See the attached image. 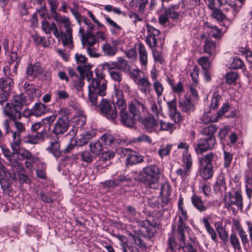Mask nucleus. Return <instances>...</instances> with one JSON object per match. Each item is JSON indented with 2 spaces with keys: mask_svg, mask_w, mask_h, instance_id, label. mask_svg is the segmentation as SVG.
Instances as JSON below:
<instances>
[{
  "mask_svg": "<svg viewBox=\"0 0 252 252\" xmlns=\"http://www.w3.org/2000/svg\"><path fill=\"white\" fill-rule=\"evenodd\" d=\"M25 105L26 98L23 94L15 96L12 100L5 103L2 108V113L5 117L8 118L3 122V126L5 129L6 133L9 131L10 122L16 119H20V111H22Z\"/></svg>",
  "mask_w": 252,
  "mask_h": 252,
  "instance_id": "f257e3e1",
  "label": "nucleus"
},
{
  "mask_svg": "<svg viewBox=\"0 0 252 252\" xmlns=\"http://www.w3.org/2000/svg\"><path fill=\"white\" fill-rule=\"evenodd\" d=\"M96 78L91 79L88 86L89 100L92 106L97 104V95L103 96L106 94L107 82L105 80V74L102 71L97 70L95 72Z\"/></svg>",
  "mask_w": 252,
  "mask_h": 252,
  "instance_id": "f03ea898",
  "label": "nucleus"
},
{
  "mask_svg": "<svg viewBox=\"0 0 252 252\" xmlns=\"http://www.w3.org/2000/svg\"><path fill=\"white\" fill-rule=\"evenodd\" d=\"M159 169L155 165H150L143 168L140 173V180L147 187L157 189L159 187L158 178Z\"/></svg>",
  "mask_w": 252,
  "mask_h": 252,
  "instance_id": "7ed1b4c3",
  "label": "nucleus"
},
{
  "mask_svg": "<svg viewBox=\"0 0 252 252\" xmlns=\"http://www.w3.org/2000/svg\"><path fill=\"white\" fill-rule=\"evenodd\" d=\"M54 18L57 22L63 24L65 29V32H61V38L63 45L70 48H73L72 29L70 27L71 23L69 18L65 16L59 18L58 15L54 16Z\"/></svg>",
  "mask_w": 252,
  "mask_h": 252,
  "instance_id": "20e7f679",
  "label": "nucleus"
},
{
  "mask_svg": "<svg viewBox=\"0 0 252 252\" xmlns=\"http://www.w3.org/2000/svg\"><path fill=\"white\" fill-rule=\"evenodd\" d=\"M224 200L228 208L231 207L232 205H235L238 208L241 210L243 209V197L241 190H236L234 195L230 191L227 192L225 195Z\"/></svg>",
  "mask_w": 252,
  "mask_h": 252,
  "instance_id": "39448f33",
  "label": "nucleus"
},
{
  "mask_svg": "<svg viewBox=\"0 0 252 252\" xmlns=\"http://www.w3.org/2000/svg\"><path fill=\"white\" fill-rule=\"evenodd\" d=\"M180 244H177L175 238L169 237L168 239V249L167 252H185L184 249L186 246L185 236L184 234H175Z\"/></svg>",
  "mask_w": 252,
  "mask_h": 252,
  "instance_id": "423d86ee",
  "label": "nucleus"
},
{
  "mask_svg": "<svg viewBox=\"0 0 252 252\" xmlns=\"http://www.w3.org/2000/svg\"><path fill=\"white\" fill-rule=\"evenodd\" d=\"M114 107V103L104 99H102L99 104L102 114L110 120L115 119L118 115V112Z\"/></svg>",
  "mask_w": 252,
  "mask_h": 252,
  "instance_id": "0eeeda50",
  "label": "nucleus"
},
{
  "mask_svg": "<svg viewBox=\"0 0 252 252\" xmlns=\"http://www.w3.org/2000/svg\"><path fill=\"white\" fill-rule=\"evenodd\" d=\"M216 143V140L213 138H200L196 143L194 144V148L197 155H201L208 150L212 149Z\"/></svg>",
  "mask_w": 252,
  "mask_h": 252,
  "instance_id": "6e6552de",
  "label": "nucleus"
},
{
  "mask_svg": "<svg viewBox=\"0 0 252 252\" xmlns=\"http://www.w3.org/2000/svg\"><path fill=\"white\" fill-rule=\"evenodd\" d=\"M121 152L127 155L126 165V166H132L143 161V157L136 152L127 148L121 149Z\"/></svg>",
  "mask_w": 252,
  "mask_h": 252,
  "instance_id": "1a4fd4ad",
  "label": "nucleus"
},
{
  "mask_svg": "<svg viewBox=\"0 0 252 252\" xmlns=\"http://www.w3.org/2000/svg\"><path fill=\"white\" fill-rule=\"evenodd\" d=\"M27 77L29 80H32L35 77L39 75H45V77L49 76V73H45L40 63L36 62L34 64H29L26 70Z\"/></svg>",
  "mask_w": 252,
  "mask_h": 252,
  "instance_id": "9d476101",
  "label": "nucleus"
},
{
  "mask_svg": "<svg viewBox=\"0 0 252 252\" xmlns=\"http://www.w3.org/2000/svg\"><path fill=\"white\" fill-rule=\"evenodd\" d=\"M68 127V120L65 117H61L54 124L52 132L56 135H62L67 130Z\"/></svg>",
  "mask_w": 252,
  "mask_h": 252,
  "instance_id": "9b49d317",
  "label": "nucleus"
},
{
  "mask_svg": "<svg viewBox=\"0 0 252 252\" xmlns=\"http://www.w3.org/2000/svg\"><path fill=\"white\" fill-rule=\"evenodd\" d=\"M158 120L154 115H149L141 120V124L143 128L148 132L156 131L159 126Z\"/></svg>",
  "mask_w": 252,
  "mask_h": 252,
  "instance_id": "f8f14e48",
  "label": "nucleus"
},
{
  "mask_svg": "<svg viewBox=\"0 0 252 252\" xmlns=\"http://www.w3.org/2000/svg\"><path fill=\"white\" fill-rule=\"evenodd\" d=\"M136 84L139 90L144 94L147 95L151 94L152 91V84L146 76L137 80Z\"/></svg>",
  "mask_w": 252,
  "mask_h": 252,
  "instance_id": "ddd939ff",
  "label": "nucleus"
},
{
  "mask_svg": "<svg viewBox=\"0 0 252 252\" xmlns=\"http://www.w3.org/2000/svg\"><path fill=\"white\" fill-rule=\"evenodd\" d=\"M56 119V116L55 115H51L43 119L41 122V126L43 127L40 133L43 134V136L46 138L49 135V132L51 130V126Z\"/></svg>",
  "mask_w": 252,
  "mask_h": 252,
  "instance_id": "4468645a",
  "label": "nucleus"
},
{
  "mask_svg": "<svg viewBox=\"0 0 252 252\" xmlns=\"http://www.w3.org/2000/svg\"><path fill=\"white\" fill-rule=\"evenodd\" d=\"M181 213V215L179 216V220L177 222L178 228L175 229V226H173V231L174 234H184L186 226L184 221L188 219V215L186 210L183 208L179 210Z\"/></svg>",
  "mask_w": 252,
  "mask_h": 252,
  "instance_id": "2eb2a0df",
  "label": "nucleus"
},
{
  "mask_svg": "<svg viewBox=\"0 0 252 252\" xmlns=\"http://www.w3.org/2000/svg\"><path fill=\"white\" fill-rule=\"evenodd\" d=\"M128 110L132 115L139 117L145 108V105L139 100L134 99L128 104Z\"/></svg>",
  "mask_w": 252,
  "mask_h": 252,
  "instance_id": "dca6fc26",
  "label": "nucleus"
},
{
  "mask_svg": "<svg viewBox=\"0 0 252 252\" xmlns=\"http://www.w3.org/2000/svg\"><path fill=\"white\" fill-rule=\"evenodd\" d=\"M46 150L57 158L61 157L62 151L61 150L60 142L58 138L50 141Z\"/></svg>",
  "mask_w": 252,
  "mask_h": 252,
  "instance_id": "f3484780",
  "label": "nucleus"
},
{
  "mask_svg": "<svg viewBox=\"0 0 252 252\" xmlns=\"http://www.w3.org/2000/svg\"><path fill=\"white\" fill-rule=\"evenodd\" d=\"M156 223H150V220H145L141 222V231L149 238L154 236L156 230Z\"/></svg>",
  "mask_w": 252,
  "mask_h": 252,
  "instance_id": "a211bd4d",
  "label": "nucleus"
},
{
  "mask_svg": "<svg viewBox=\"0 0 252 252\" xmlns=\"http://www.w3.org/2000/svg\"><path fill=\"white\" fill-rule=\"evenodd\" d=\"M218 158L215 153L209 152L199 158V165L213 167V162Z\"/></svg>",
  "mask_w": 252,
  "mask_h": 252,
  "instance_id": "6ab92c4d",
  "label": "nucleus"
},
{
  "mask_svg": "<svg viewBox=\"0 0 252 252\" xmlns=\"http://www.w3.org/2000/svg\"><path fill=\"white\" fill-rule=\"evenodd\" d=\"M121 123L125 126L128 127H132L135 125V117L131 113L129 114L126 110L120 114Z\"/></svg>",
  "mask_w": 252,
  "mask_h": 252,
  "instance_id": "aec40b11",
  "label": "nucleus"
},
{
  "mask_svg": "<svg viewBox=\"0 0 252 252\" xmlns=\"http://www.w3.org/2000/svg\"><path fill=\"white\" fill-rule=\"evenodd\" d=\"M179 8V4L171 5L167 8L163 9L169 18L173 20L178 19L181 14H184L186 10L181 11H178Z\"/></svg>",
  "mask_w": 252,
  "mask_h": 252,
  "instance_id": "412c9836",
  "label": "nucleus"
},
{
  "mask_svg": "<svg viewBox=\"0 0 252 252\" xmlns=\"http://www.w3.org/2000/svg\"><path fill=\"white\" fill-rule=\"evenodd\" d=\"M45 138L43 134L38 132L34 134H28L23 138V142L25 144L36 145L37 144L40 140L43 141Z\"/></svg>",
  "mask_w": 252,
  "mask_h": 252,
  "instance_id": "4be33fe9",
  "label": "nucleus"
},
{
  "mask_svg": "<svg viewBox=\"0 0 252 252\" xmlns=\"http://www.w3.org/2000/svg\"><path fill=\"white\" fill-rule=\"evenodd\" d=\"M226 189L225 175L223 174H220L214 185V190L216 193H221L222 191L226 190Z\"/></svg>",
  "mask_w": 252,
  "mask_h": 252,
  "instance_id": "5701e85b",
  "label": "nucleus"
},
{
  "mask_svg": "<svg viewBox=\"0 0 252 252\" xmlns=\"http://www.w3.org/2000/svg\"><path fill=\"white\" fill-rule=\"evenodd\" d=\"M13 85L14 81L11 78L6 76L0 78V89L1 90L10 94Z\"/></svg>",
  "mask_w": 252,
  "mask_h": 252,
  "instance_id": "b1692460",
  "label": "nucleus"
},
{
  "mask_svg": "<svg viewBox=\"0 0 252 252\" xmlns=\"http://www.w3.org/2000/svg\"><path fill=\"white\" fill-rule=\"evenodd\" d=\"M179 107L185 112H189L194 110V106L190 99L185 96L179 100Z\"/></svg>",
  "mask_w": 252,
  "mask_h": 252,
  "instance_id": "393cba45",
  "label": "nucleus"
},
{
  "mask_svg": "<svg viewBox=\"0 0 252 252\" xmlns=\"http://www.w3.org/2000/svg\"><path fill=\"white\" fill-rule=\"evenodd\" d=\"M25 93L31 98H33L36 96L40 95V91L35 88L32 84L25 83L24 86Z\"/></svg>",
  "mask_w": 252,
  "mask_h": 252,
  "instance_id": "a878e982",
  "label": "nucleus"
},
{
  "mask_svg": "<svg viewBox=\"0 0 252 252\" xmlns=\"http://www.w3.org/2000/svg\"><path fill=\"white\" fill-rule=\"evenodd\" d=\"M83 47L95 45L97 42L96 36L93 32L87 31L85 37L81 39Z\"/></svg>",
  "mask_w": 252,
  "mask_h": 252,
  "instance_id": "bb28decb",
  "label": "nucleus"
},
{
  "mask_svg": "<svg viewBox=\"0 0 252 252\" xmlns=\"http://www.w3.org/2000/svg\"><path fill=\"white\" fill-rule=\"evenodd\" d=\"M219 126L215 124H212L203 127L200 131V134L206 136V138H213L216 140L214 133L218 130Z\"/></svg>",
  "mask_w": 252,
  "mask_h": 252,
  "instance_id": "cd10ccee",
  "label": "nucleus"
},
{
  "mask_svg": "<svg viewBox=\"0 0 252 252\" xmlns=\"http://www.w3.org/2000/svg\"><path fill=\"white\" fill-rule=\"evenodd\" d=\"M138 51L140 63L144 66H146L148 63V52L143 43L138 44Z\"/></svg>",
  "mask_w": 252,
  "mask_h": 252,
  "instance_id": "c85d7f7f",
  "label": "nucleus"
},
{
  "mask_svg": "<svg viewBox=\"0 0 252 252\" xmlns=\"http://www.w3.org/2000/svg\"><path fill=\"white\" fill-rule=\"evenodd\" d=\"M199 175L204 180L212 178L213 175V167L199 165Z\"/></svg>",
  "mask_w": 252,
  "mask_h": 252,
  "instance_id": "c756f323",
  "label": "nucleus"
},
{
  "mask_svg": "<svg viewBox=\"0 0 252 252\" xmlns=\"http://www.w3.org/2000/svg\"><path fill=\"white\" fill-rule=\"evenodd\" d=\"M191 202L193 206L201 212H204L207 209V207L205 205L201 198L196 195L192 196Z\"/></svg>",
  "mask_w": 252,
  "mask_h": 252,
  "instance_id": "7c9ffc66",
  "label": "nucleus"
},
{
  "mask_svg": "<svg viewBox=\"0 0 252 252\" xmlns=\"http://www.w3.org/2000/svg\"><path fill=\"white\" fill-rule=\"evenodd\" d=\"M203 27L204 29L207 28L210 29L212 36L215 38H218L222 36L221 30L217 26L214 25L209 22H204Z\"/></svg>",
  "mask_w": 252,
  "mask_h": 252,
  "instance_id": "2f4dec72",
  "label": "nucleus"
},
{
  "mask_svg": "<svg viewBox=\"0 0 252 252\" xmlns=\"http://www.w3.org/2000/svg\"><path fill=\"white\" fill-rule=\"evenodd\" d=\"M90 148L94 156L97 157L102 151V145L98 140H94L90 144Z\"/></svg>",
  "mask_w": 252,
  "mask_h": 252,
  "instance_id": "473e14b6",
  "label": "nucleus"
},
{
  "mask_svg": "<svg viewBox=\"0 0 252 252\" xmlns=\"http://www.w3.org/2000/svg\"><path fill=\"white\" fill-rule=\"evenodd\" d=\"M95 135V133L93 131H88L81 135V137L75 142L77 146H82L87 144L89 141L93 138Z\"/></svg>",
  "mask_w": 252,
  "mask_h": 252,
  "instance_id": "72a5a7b5",
  "label": "nucleus"
},
{
  "mask_svg": "<svg viewBox=\"0 0 252 252\" xmlns=\"http://www.w3.org/2000/svg\"><path fill=\"white\" fill-rule=\"evenodd\" d=\"M210 217H204L203 218V222L207 232L211 235L212 239L214 241H217V233L214 228L211 226L209 222Z\"/></svg>",
  "mask_w": 252,
  "mask_h": 252,
  "instance_id": "f704fd0d",
  "label": "nucleus"
},
{
  "mask_svg": "<svg viewBox=\"0 0 252 252\" xmlns=\"http://www.w3.org/2000/svg\"><path fill=\"white\" fill-rule=\"evenodd\" d=\"M215 50V43L209 38H206L205 40L204 51L210 56H212L214 54Z\"/></svg>",
  "mask_w": 252,
  "mask_h": 252,
  "instance_id": "c9c22d12",
  "label": "nucleus"
},
{
  "mask_svg": "<svg viewBox=\"0 0 252 252\" xmlns=\"http://www.w3.org/2000/svg\"><path fill=\"white\" fill-rule=\"evenodd\" d=\"M219 238L224 245H227L228 242L229 236L228 233L221 225H219L216 227Z\"/></svg>",
  "mask_w": 252,
  "mask_h": 252,
  "instance_id": "e433bc0d",
  "label": "nucleus"
},
{
  "mask_svg": "<svg viewBox=\"0 0 252 252\" xmlns=\"http://www.w3.org/2000/svg\"><path fill=\"white\" fill-rule=\"evenodd\" d=\"M47 106L40 102L35 104L32 107L33 115L36 117H39L46 113L47 111Z\"/></svg>",
  "mask_w": 252,
  "mask_h": 252,
  "instance_id": "4c0bfd02",
  "label": "nucleus"
},
{
  "mask_svg": "<svg viewBox=\"0 0 252 252\" xmlns=\"http://www.w3.org/2000/svg\"><path fill=\"white\" fill-rule=\"evenodd\" d=\"M158 123H159L158 130L159 131H167L172 133L175 129L174 124L171 123L165 122L162 120H158Z\"/></svg>",
  "mask_w": 252,
  "mask_h": 252,
  "instance_id": "58836bf2",
  "label": "nucleus"
},
{
  "mask_svg": "<svg viewBox=\"0 0 252 252\" xmlns=\"http://www.w3.org/2000/svg\"><path fill=\"white\" fill-rule=\"evenodd\" d=\"M13 140L10 142L11 148L13 153H18L20 149V144L21 142L20 135L17 133L12 134Z\"/></svg>",
  "mask_w": 252,
  "mask_h": 252,
  "instance_id": "ea45409f",
  "label": "nucleus"
},
{
  "mask_svg": "<svg viewBox=\"0 0 252 252\" xmlns=\"http://www.w3.org/2000/svg\"><path fill=\"white\" fill-rule=\"evenodd\" d=\"M7 160L8 161V164L16 169L17 171H23L24 170L23 166L19 162L18 157H16L15 155L7 159Z\"/></svg>",
  "mask_w": 252,
  "mask_h": 252,
  "instance_id": "a19ab883",
  "label": "nucleus"
},
{
  "mask_svg": "<svg viewBox=\"0 0 252 252\" xmlns=\"http://www.w3.org/2000/svg\"><path fill=\"white\" fill-rule=\"evenodd\" d=\"M114 106L115 109L119 111V114L126 110V103L123 97H117Z\"/></svg>",
  "mask_w": 252,
  "mask_h": 252,
  "instance_id": "79ce46f5",
  "label": "nucleus"
},
{
  "mask_svg": "<svg viewBox=\"0 0 252 252\" xmlns=\"http://www.w3.org/2000/svg\"><path fill=\"white\" fill-rule=\"evenodd\" d=\"M102 50L105 56L112 57L115 55L117 49L115 46H112L108 43H105L102 47Z\"/></svg>",
  "mask_w": 252,
  "mask_h": 252,
  "instance_id": "37998d69",
  "label": "nucleus"
},
{
  "mask_svg": "<svg viewBox=\"0 0 252 252\" xmlns=\"http://www.w3.org/2000/svg\"><path fill=\"white\" fill-rule=\"evenodd\" d=\"M236 226L238 234L241 238V241L243 245L245 246L249 243L248 235L239 223L236 224Z\"/></svg>",
  "mask_w": 252,
  "mask_h": 252,
  "instance_id": "c03bdc74",
  "label": "nucleus"
},
{
  "mask_svg": "<svg viewBox=\"0 0 252 252\" xmlns=\"http://www.w3.org/2000/svg\"><path fill=\"white\" fill-rule=\"evenodd\" d=\"M116 68L118 70L126 71L129 70L130 67L126 60L122 57H119L118 58L117 62H116Z\"/></svg>",
  "mask_w": 252,
  "mask_h": 252,
  "instance_id": "a18cd8bd",
  "label": "nucleus"
},
{
  "mask_svg": "<svg viewBox=\"0 0 252 252\" xmlns=\"http://www.w3.org/2000/svg\"><path fill=\"white\" fill-rule=\"evenodd\" d=\"M230 244L235 250H240L241 244L239 238L235 233H232L229 236Z\"/></svg>",
  "mask_w": 252,
  "mask_h": 252,
  "instance_id": "49530a36",
  "label": "nucleus"
},
{
  "mask_svg": "<svg viewBox=\"0 0 252 252\" xmlns=\"http://www.w3.org/2000/svg\"><path fill=\"white\" fill-rule=\"evenodd\" d=\"M20 119H16L15 120H12L13 121L14 126L16 129V131L12 132L13 133H17L20 135V134L26 131L25 125L21 122H19Z\"/></svg>",
  "mask_w": 252,
  "mask_h": 252,
  "instance_id": "de8ad7c7",
  "label": "nucleus"
},
{
  "mask_svg": "<svg viewBox=\"0 0 252 252\" xmlns=\"http://www.w3.org/2000/svg\"><path fill=\"white\" fill-rule=\"evenodd\" d=\"M211 16L219 22H222L225 20L226 17L225 15L219 8H216L212 10Z\"/></svg>",
  "mask_w": 252,
  "mask_h": 252,
  "instance_id": "09e8293b",
  "label": "nucleus"
},
{
  "mask_svg": "<svg viewBox=\"0 0 252 252\" xmlns=\"http://www.w3.org/2000/svg\"><path fill=\"white\" fill-rule=\"evenodd\" d=\"M233 157L232 154L225 150L223 151V166L224 168H228L230 166Z\"/></svg>",
  "mask_w": 252,
  "mask_h": 252,
  "instance_id": "8fccbe9b",
  "label": "nucleus"
},
{
  "mask_svg": "<svg viewBox=\"0 0 252 252\" xmlns=\"http://www.w3.org/2000/svg\"><path fill=\"white\" fill-rule=\"evenodd\" d=\"M111 79L118 83H120L123 80V74L118 69H113L109 73Z\"/></svg>",
  "mask_w": 252,
  "mask_h": 252,
  "instance_id": "3c124183",
  "label": "nucleus"
},
{
  "mask_svg": "<svg viewBox=\"0 0 252 252\" xmlns=\"http://www.w3.org/2000/svg\"><path fill=\"white\" fill-rule=\"evenodd\" d=\"M160 187V195L163 196H169L170 195L171 191H170V187L169 184L168 183H164L163 184L159 185V187Z\"/></svg>",
  "mask_w": 252,
  "mask_h": 252,
  "instance_id": "603ef678",
  "label": "nucleus"
},
{
  "mask_svg": "<svg viewBox=\"0 0 252 252\" xmlns=\"http://www.w3.org/2000/svg\"><path fill=\"white\" fill-rule=\"evenodd\" d=\"M154 90L158 97H160L163 94L164 87L162 84L159 81H156L153 83Z\"/></svg>",
  "mask_w": 252,
  "mask_h": 252,
  "instance_id": "864d4df0",
  "label": "nucleus"
},
{
  "mask_svg": "<svg viewBox=\"0 0 252 252\" xmlns=\"http://www.w3.org/2000/svg\"><path fill=\"white\" fill-rule=\"evenodd\" d=\"M146 29L147 32V35L151 36L153 38H157V37L160 33L159 30L156 29L149 24L146 25Z\"/></svg>",
  "mask_w": 252,
  "mask_h": 252,
  "instance_id": "5fc2aeb1",
  "label": "nucleus"
},
{
  "mask_svg": "<svg viewBox=\"0 0 252 252\" xmlns=\"http://www.w3.org/2000/svg\"><path fill=\"white\" fill-rule=\"evenodd\" d=\"M221 98V96L218 92H214L211 100L210 107L213 109H216L218 107L219 103Z\"/></svg>",
  "mask_w": 252,
  "mask_h": 252,
  "instance_id": "6e6d98bb",
  "label": "nucleus"
},
{
  "mask_svg": "<svg viewBox=\"0 0 252 252\" xmlns=\"http://www.w3.org/2000/svg\"><path fill=\"white\" fill-rule=\"evenodd\" d=\"M132 237L133 240L134 241L135 244L138 247L139 249L142 250H146L147 249L146 244L141 238L133 235H132Z\"/></svg>",
  "mask_w": 252,
  "mask_h": 252,
  "instance_id": "4d7b16f0",
  "label": "nucleus"
},
{
  "mask_svg": "<svg viewBox=\"0 0 252 252\" xmlns=\"http://www.w3.org/2000/svg\"><path fill=\"white\" fill-rule=\"evenodd\" d=\"M84 48L87 50V51L91 57L97 58L100 56L99 54L97 52V47L94 45H89V46L84 47Z\"/></svg>",
  "mask_w": 252,
  "mask_h": 252,
  "instance_id": "13d9d810",
  "label": "nucleus"
},
{
  "mask_svg": "<svg viewBox=\"0 0 252 252\" xmlns=\"http://www.w3.org/2000/svg\"><path fill=\"white\" fill-rule=\"evenodd\" d=\"M172 148L171 145H167L165 146H161L158 150V153L159 156L162 158L163 157L168 155Z\"/></svg>",
  "mask_w": 252,
  "mask_h": 252,
  "instance_id": "bf43d9fd",
  "label": "nucleus"
},
{
  "mask_svg": "<svg viewBox=\"0 0 252 252\" xmlns=\"http://www.w3.org/2000/svg\"><path fill=\"white\" fill-rule=\"evenodd\" d=\"M80 156L81 157L82 160L88 164L92 163L93 160V156L89 151H84L82 152L81 153Z\"/></svg>",
  "mask_w": 252,
  "mask_h": 252,
  "instance_id": "052dcab7",
  "label": "nucleus"
},
{
  "mask_svg": "<svg viewBox=\"0 0 252 252\" xmlns=\"http://www.w3.org/2000/svg\"><path fill=\"white\" fill-rule=\"evenodd\" d=\"M145 41L149 48L151 49H154L158 45V42L157 38H153L151 36L147 35Z\"/></svg>",
  "mask_w": 252,
  "mask_h": 252,
  "instance_id": "680f3d73",
  "label": "nucleus"
},
{
  "mask_svg": "<svg viewBox=\"0 0 252 252\" xmlns=\"http://www.w3.org/2000/svg\"><path fill=\"white\" fill-rule=\"evenodd\" d=\"M117 186H121L125 183H129L131 179L127 176L121 174L119 175L117 178H115Z\"/></svg>",
  "mask_w": 252,
  "mask_h": 252,
  "instance_id": "e2e57ef3",
  "label": "nucleus"
},
{
  "mask_svg": "<svg viewBox=\"0 0 252 252\" xmlns=\"http://www.w3.org/2000/svg\"><path fill=\"white\" fill-rule=\"evenodd\" d=\"M238 74L235 72H230L226 74L225 79L226 82L228 84H231L236 82Z\"/></svg>",
  "mask_w": 252,
  "mask_h": 252,
  "instance_id": "0e129e2a",
  "label": "nucleus"
},
{
  "mask_svg": "<svg viewBox=\"0 0 252 252\" xmlns=\"http://www.w3.org/2000/svg\"><path fill=\"white\" fill-rule=\"evenodd\" d=\"M101 66L103 70H108L110 73L113 69H116V62H110L104 63L101 64Z\"/></svg>",
  "mask_w": 252,
  "mask_h": 252,
  "instance_id": "69168bd1",
  "label": "nucleus"
},
{
  "mask_svg": "<svg viewBox=\"0 0 252 252\" xmlns=\"http://www.w3.org/2000/svg\"><path fill=\"white\" fill-rule=\"evenodd\" d=\"M244 65L243 61L238 58H234L231 63V67L233 69L242 68Z\"/></svg>",
  "mask_w": 252,
  "mask_h": 252,
  "instance_id": "338daca9",
  "label": "nucleus"
},
{
  "mask_svg": "<svg viewBox=\"0 0 252 252\" xmlns=\"http://www.w3.org/2000/svg\"><path fill=\"white\" fill-rule=\"evenodd\" d=\"M52 29V23H50L46 20L42 22V29L46 34H50Z\"/></svg>",
  "mask_w": 252,
  "mask_h": 252,
  "instance_id": "774afa93",
  "label": "nucleus"
}]
</instances>
